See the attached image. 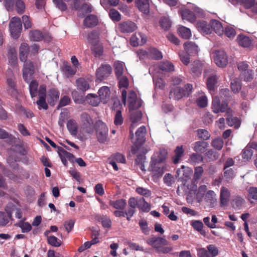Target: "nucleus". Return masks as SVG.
Wrapping results in <instances>:
<instances>
[{"label": "nucleus", "mask_w": 257, "mask_h": 257, "mask_svg": "<svg viewBox=\"0 0 257 257\" xmlns=\"http://www.w3.org/2000/svg\"><path fill=\"white\" fill-rule=\"evenodd\" d=\"M229 91L228 89H222L220 92V96H215L212 102V111L215 113L224 112L227 111L228 113L230 110L228 108V103L225 99L229 96Z\"/></svg>", "instance_id": "1"}, {"label": "nucleus", "mask_w": 257, "mask_h": 257, "mask_svg": "<svg viewBox=\"0 0 257 257\" xmlns=\"http://www.w3.org/2000/svg\"><path fill=\"white\" fill-rule=\"evenodd\" d=\"M147 242L159 253H167L173 250V247L163 237L152 236L147 240Z\"/></svg>", "instance_id": "2"}, {"label": "nucleus", "mask_w": 257, "mask_h": 257, "mask_svg": "<svg viewBox=\"0 0 257 257\" xmlns=\"http://www.w3.org/2000/svg\"><path fill=\"white\" fill-rule=\"evenodd\" d=\"M183 20H186L190 23H194L196 21V16L203 17L205 16L204 11L200 8L190 4L188 8H185L180 12Z\"/></svg>", "instance_id": "3"}, {"label": "nucleus", "mask_w": 257, "mask_h": 257, "mask_svg": "<svg viewBox=\"0 0 257 257\" xmlns=\"http://www.w3.org/2000/svg\"><path fill=\"white\" fill-rule=\"evenodd\" d=\"M185 51L180 54L181 61L185 65H188L190 61V56L197 55L199 51L198 46L193 42L188 41L184 43Z\"/></svg>", "instance_id": "4"}, {"label": "nucleus", "mask_w": 257, "mask_h": 257, "mask_svg": "<svg viewBox=\"0 0 257 257\" xmlns=\"http://www.w3.org/2000/svg\"><path fill=\"white\" fill-rule=\"evenodd\" d=\"M233 4L242 6L246 10L247 14L250 16L257 15V1L255 0H231Z\"/></svg>", "instance_id": "5"}, {"label": "nucleus", "mask_w": 257, "mask_h": 257, "mask_svg": "<svg viewBox=\"0 0 257 257\" xmlns=\"http://www.w3.org/2000/svg\"><path fill=\"white\" fill-rule=\"evenodd\" d=\"M95 128L98 141L104 143L108 136V128L106 124L100 120H97L95 124Z\"/></svg>", "instance_id": "6"}, {"label": "nucleus", "mask_w": 257, "mask_h": 257, "mask_svg": "<svg viewBox=\"0 0 257 257\" xmlns=\"http://www.w3.org/2000/svg\"><path fill=\"white\" fill-rule=\"evenodd\" d=\"M9 27L12 37L15 39L19 38L22 30L21 19L19 17H13L10 21Z\"/></svg>", "instance_id": "7"}, {"label": "nucleus", "mask_w": 257, "mask_h": 257, "mask_svg": "<svg viewBox=\"0 0 257 257\" xmlns=\"http://www.w3.org/2000/svg\"><path fill=\"white\" fill-rule=\"evenodd\" d=\"M80 122L82 128L86 133L92 134L94 130L93 121L90 115L86 112H83L80 115Z\"/></svg>", "instance_id": "8"}, {"label": "nucleus", "mask_w": 257, "mask_h": 257, "mask_svg": "<svg viewBox=\"0 0 257 257\" xmlns=\"http://www.w3.org/2000/svg\"><path fill=\"white\" fill-rule=\"evenodd\" d=\"M174 70V66L172 63L168 61H163L158 66L152 67L149 72H154L156 73L162 74L163 72H171Z\"/></svg>", "instance_id": "9"}, {"label": "nucleus", "mask_w": 257, "mask_h": 257, "mask_svg": "<svg viewBox=\"0 0 257 257\" xmlns=\"http://www.w3.org/2000/svg\"><path fill=\"white\" fill-rule=\"evenodd\" d=\"M23 62L24 64L22 69L23 78L26 82L29 83L33 77L35 73V67L33 63L31 61Z\"/></svg>", "instance_id": "10"}, {"label": "nucleus", "mask_w": 257, "mask_h": 257, "mask_svg": "<svg viewBox=\"0 0 257 257\" xmlns=\"http://www.w3.org/2000/svg\"><path fill=\"white\" fill-rule=\"evenodd\" d=\"M198 257H215L218 254V248L214 245L210 244L204 247L197 248Z\"/></svg>", "instance_id": "11"}, {"label": "nucleus", "mask_w": 257, "mask_h": 257, "mask_svg": "<svg viewBox=\"0 0 257 257\" xmlns=\"http://www.w3.org/2000/svg\"><path fill=\"white\" fill-rule=\"evenodd\" d=\"M166 168V166L165 164L150 163L148 170L152 172L153 180H156L162 176Z\"/></svg>", "instance_id": "12"}, {"label": "nucleus", "mask_w": 257, "mask_h": 257, "mask_svg": "<svg viewBox=\"0 0 257 257\" xmlns=\"http://www.w3.org/2000/svg\"><path fill=\"white\" fill-rule=\"evenodd\" d=\"M213 59L215 64L219 67L224 68L228 63L226 53L223 50H216L213 53Z\"/></svg>", "instance_id": "13"}, {"label": "nucleus", "mask_w": 257, "mask_h": 257, "mask_svg": "<svg viewBox=\"0 0 257 257\" xmlns=\"http://www.w3.org/2000/svg\"><path fill=\"white\" fill-rule=\"evenodd\" d=\"M39 99L36 101V104L38 106L39 109H44L47 110L48 108V105L46 101V86L45 84H42L39 88Z\"/></svg>", "instance_id": "14"}, {"label": "nucleus", "mask_w": 257, "mask_h": 257, "mask_svg": "<svg viewBox=\"0 0 257 257\" xmlns=\"http://www.w3.org/2000/svg\"><path fill=\"white\" fill-rule=\"evenodd\" d=\"M128 103L130 111H133L141 106L142 100L137 97L136 92L132 90L128 93Z\"/></svg>", "instance_id": "15"}, {"label": "nucleus", "mask_w": 257, "mask_h": 257, "mask_svg": "<svg viewBox=\"0 0 257 257\" xmlns=\"http://www.w3.org/2000/svg\"><path fill=\"white\" fill-rule=\"evenodd\" d=\"M122 102L120 103L117 98H113V110H116L114 123L116 125H121L123 122V117L121 115V109L122 107Z\"/></svg>", "instance_id": "16"}, {"label": "nucleus", "mask_w": 257, "mask_h": 257, "mask_svg": "<svg viewBox=\"0 0 257 257\" xmlns=\"http://www.w3.org/2000/svg\"><path fill=\"white\" fill-rule=\"evenodd\" d=\"M111 72V67L110 65L107 64L102 65L96 70L97 79L101 81L108 77Z\"/></svg>", "instance_id": "17"}, {"label": "nucleus", "mask_w": 257, "mask_h": 257, "mask_svg": "<svg viewBox=\"0 0 257 257\" xmlns=\"http://www.w3.org/2000/svg\"><path fill=\"white\" fill-rule=\"evenodd\" d=\"M118 79V86L120 89H124L121 92V101L125 105L126 99V91L125 90L128 86V80L126 77L120 76Z\"/></svg>", "instance_id": "18"}, {"label": "nucleus", "mask_w": 257, "mask_h": 257, "mask_svg": "<svg viewBox=\"0 0 257 257\" xmlns=\"http://www.w3.org/2000/svg\"><path fill=\"white\" fill-rule=\"evenodd\" d=\"M60 92L58 89L51 88L47 94V101L51 106H54L59 98Z\"/></svg>", "instance_id": "19"}, {"label": "nucleus", "mask_w": 257, "mask_h": 257, "mask_svg": "<svg viewBox=\"0 0 257 257\" xmlns=\"http://www.w3.org/2000/svg\"><path fill=\"white\" fill-rule=\"evenodd\" d=\"M204 200L209 207H214L217 204V195L213 191L209 190L204 196Z\"/></svg>", "instance_id": "20"}, {"label": "nucleus", "mask_w": 257, "mask_h": 257, "mask_svg": "<svg viewBox=\"0 0 257 257\" xmlns=\"http://www.w3.org/2000/svg\"><path fill=\"white\" fill-rule=\"evenodd\" d=\"M130 112V118L132 122L130 127V135L133 136L134 135V130L137 126L138 122L141 119L142 114L140 111H137L135 112L133 111Z\"/></svg>", "instance_id": "21"}, {"label": "nucleus", "mask_w": 257, "mask_h": 257, "mask_svg": "<svg viewBox=\"0 0 257 257\" xmlns=\"http://www.w3.org/2000/svg\"><path fill=\"white\" fill-rule=\"evenodd\" d=\"M131 43L133 46L142 45L147 41V37L141 33H135L131 38Z\"/></svg>", "instance_id": "22"}, {"label": "nucleus", "mask_w": 257, "mask_h": 257, "mask_svg": "<svg viewBox=\"0 0 257 257\" xmlns=\"http://www.w3.org/2000/svg\"><path fill=\"white\" fill-rule=\"evenodd\" d=\"M137 27L136 24L131 21L120 23L117 29L122 32L131 33L136 30Z\"/></svg>", "instance_id": "23"}, {"label": "nucleus", "mask_w": 257, "mask_h": 257, "mask_svg": "<svg viewBox=\"0 0 257 257\" xmlns=\"http://www.w3.org/2000/svg\"><path fill=\"white\" fill-rule=\"evenodd\" d=\"M167 153L166 150H161L160 152L154 153L152 157L150 163H155L156 164H164V161L166 160Z\"/></svg>", "instance_id": "24"}, {"label": "nucleus", "mask_w": 257, "mask_h": 257, "mask_svg": "<svg viewBox=\"0 0 257 257\" xmlns=\"http://www.w3.org/2000/svg\"><path fill=\"white\" fill-rule=\"evenodd\" d=\"M211 32L213 31L218 36H221L224 33V29L221 23L218 20H211L210 22Z\"/></svg>", "instance_id": "25"}, {"label": "nucleus", "mask_w": 257, "mask_h": 257, "mask_svg": "<svg viewBox=\"0 0 257 257\" xmlns=\"http://www.w3.org/2000/svg\"><path fill=\"white\" fill-rule=\"evenodd\" d=\"M186 95H189V91L185 92L184 90L180 87H176L170 93V98L175 100H179Z\"/></svg>", "instance_id": "26"}, {"label": "nucleus", "mask_w": 257, "mask_h": 257, "mask_svg": "<svg viewBox=\"0 0 257 257\" xmlns=\"http://www.w3.org/2000/svg\"><path fill=\"white\" fill-rule=\"evenodd\" d=\"M98 24V19L96 16L90 15L84 20L83 25L85 27L90 28L96 26Z\"/></svg>", "instance_id": "27"}, {"label": "nucleus", "mask_w": 257, "mask_h": 257, "mask_svg": "<svg viewBox=\"0 0 257 257\" xmlns=\"http://www.w3.org/2000/svg\"><path fill=\"white\" fill-rule=\"evenodd\" d=\"M230 198V192L229 190L224 187H222L220 190V203L221 206H226L229 202Z\"/></svg>", "instance_id": "28"}, {"label": "nucleus", "mask_w": 257, "mask_h": 257, "mask_svg": "<svg viewBox=\"0 0 257 257\" xmlns=\"http://www.w3.org/2000/svg\"><path fill=\"white\" fill-rule=\"evenodd\" d=\"M30 51V48L26 43H22L19 48V57L21 61H26Z\"/></svg>", "instance_id": "29"}, {"label": "nucleus", "mask_w": 257, "mask_h": 257, "mask_svg": "<svg viewBox=\"0 0 257 257\" xmlns=\"http://www.w3.org/2000/svg\"><path fill=\"white\" fill-rule=\"evenodd\" d=\"M110 90L108 87L103 86L98 90L99 96L104 103H106L110 96Z\"/></svg>", "instance_id": "30"}, {"label": "nucleus", "mask_w": 257, "mask_h": 257, "mask_svg": "<svg viewBox=\"0 0 257 257\" xmlns=\"http://www.w3.org/2000/svg\"><path fill=\"white\" fill-rule=\"evenodd\" d=\"M137 6L139 10L144 14H148L150 10L149 0H137Z\"/></svg>", "instance_id": "31"}, {"label": "nucleus", "mask_w": 257, "mask_h": 257, "mask_svg": "<svg viewBox=\"0 0 257 257\" xmlns=\"http://www.w3.org/2000/svg\"><path fill=\"white\" fill-rule=\"evenodd\" d=\"M8 58L9 63L12 66L15 67L17 64V53L16 49L10 48L8 51Z\"/></svg>", "instance_id": "32"}, {"label": "nucleus", "mask_w": 257, "mask_h": 257, "mask_svg": "<svg viewBox=\"0 0 257 257\" xmlns=\"http://www.w3.org/2000/svg\"><path fill=\"white\" fill-rule=\"evenodd\" d=\"M39 83L36 80H32L29 83V89L32 98L35 97L39 95Z\"/></svg>", "instance_id": "33"}, {"label": "nucleus", "mask_w": 257, "mask_h": 257, "mask_svg": "<svg viewBox=\"0 0 257 257\" xmlns=\"http://www.w3.org/2000/svg\"><path fill=\"white\" fill-rule=\"evenodd\" d=\"M197 29L204 33L209 34L211 33V29L210 28V23L208 24L204 21H198L196 24Z\"/></svg>", "instance_id": "34"}, {"label": "nucleus", "mask_w": 257, "mask_h": 257, "mask_svg": "<svg viewBox=\"0 0 257 257\" xmlns=\"http://www.w3.org/2000/svg\"><path fill=\"white\" fill-rule=\"evenodd\" d=\"M146 134V128L144 126L139 127L136 132L137 142L139 145H142L145 142V136Z\"/></svg>", "instance_id": "35"}, {"label": "nucleus", "mask_w": 257, "mask_h": 257, "mask_svg": "<svg viewBox=\"0 0 257 257\" xmlns=\"http://www.w3.org/2000/svg\"><path fill=\"white\" fill-rule=\"evenodd\" d=\"M76 85L79 90L85 92L90 88L88 81L83 78H79L76 81Z\"/></svg>", "instance_id": "36"}, {"label": "nucleus", "mask_w": 257, "mask_h": 257, "mask_svg": "<svg viewBox=\"0 0 257 257\" xmlns=\"http://www.w3.org/2000/svg\"><path fill=\"white\" fill-rule=\"evenodd\" d=\"M92 11V8L89 4L84 3L80 8L78 11L77 15L78 17L83 18L88 13H91Z\"/></svg>", "instance_id": "37"}, {"label": "nucleus", "mask_w": 257, "mask_h": 257, "mask_svg": "<svg viewBox=\"0 0 257 257\" xmlns=\"http://www.w3.org/2000/svg\"><path fill=\"white\" fill-rule=\"evenodd\" d=\"M208 144L204 141H198L193 144V150L198 153H204L208 147Z\"/></svg>", "instance_id": "38"}, {"label": "nucleus", "mask_w": 257, "mask_h": 257, "mask_svg": "<svg viewBox=\"0 0 257 257\" xmlns=\"http://www.w3.org/2000/svg\"><path fill=\"white\" fill-rule=\"evenodd\" d=\"M99 38V33L95 30L88 33L87 35L88 42L92 45L98 43Z\"/></svg>", "instance_id": "39"}, {"label": "nucleus", "mask_w": 257, "mask_h": 257, "mask_svg": "<svg viewBox=\"0 0 257 257\" xmlns=\"http://www.w3.org/2000/svg\"><path fill=\"white\" fill-rule=\"evenodd\" d=\"M178 33L182 38L188 39L191 36V30L184 26H179L178 28Z\"/></svg>", "instance_id": "40"}, {"label": "nucleus", "mask_w": 257, "mask_h": 257, "mask_svg": "<svg viewBox=\"0 0 257 257\" xmlns=\"http://www.w3.org/2000/svg\"><path fill=\"white\" fill-rule=\"evenodd\" d=\"M204 67L205 63L204 62L200 61H196L192 64L191 70L193 73L196 75H198L201 74L202 70Z\"/></svg>", "instance_id": "41"}, {"label": "nucleus", "mask_w": 257, "mask_h": 257, "mask_svg": "<svg viewBox=\"0 0 257 257\" xmlns=\"http://www.w3.org/2000/svg\"><path fill=\"white\" fill-rule=\"evenodd\" d=\"M150 73H152L153 75V80L155 83L156 87L160 89L163 88L165 85V83L164 80L162 78L160 77L161 74L156 73L154 72H151Z\"/></svg>", "instance_id": "42"}, {"label": "nucleus", "mask_w": 257, "mask_h": 257, "mask_svg": "<svg viewBox=\"0 0 257 257\" xmlns=\"http://www.w3.org/2000/svg\"><path fill=\"white\" fill-rule=\"evenodd\" d=\"M237 40L239 45L243 47H248L251 44L250 39L244 35H239Z\"/></svg>", "instance_id": "43"}, {"label": "nucleus", "mask_w": 257, "mask_h": 257, "mask_svg": "<svg viewBox=\"0 0 257 257\" xmlns=\"http://www.w3.org/2000/svg\"><path fill=\"white\" fill-rule=\"evenodd\" d=\"M100 97L96 94H89L86 96V100L87 102L92 106H96L98 105L100 103Z\"/></svg>", "instance_id": "44"}, {"label": "nucleus", "mask_w": 257, "mask_h": 257, "mask_svg": "<svg viewBox=\"0 0 257 257\" xmlns=\"http://www.w3.org/2000/svg\"><path fill=\"white\" fill-rule=\"evenodd\" d=\"M63 71L64 74L68 77L74 75L76 73V69L72 68L70 64L65 62L63 63Z\"/></svg>", "instance_id": "45"}, {"label": "nucleus", "mask_w": 257, "mask_h": 257, "mask_svg": "<svg viewBox=\"0 0 257 257\" xmlns=\"http://www.w3.org/2000/svg\"><path fill=\"white\" fill-rule=\"evenodd\" d=\"M67 127L70 133L73 135L75 136L77 133V124L76 122L74 119H70L68 121L67 123Z\"/></svg>", "instance_id": "46"}, {"label": "nucleus", "mask_w": 257, "mask_h": 257, "mask_svg": "<svg viewBox=\"0 0 257 257\" xmlns=\"http://www.w3.org/2000/svg\"><path fill=\"white\" fill-rule=\"evenodd\" d=\"M15 226L20 227L23 233H27L32 229L31 225L28 222H25L23 220H20L18 223L15 224Z\"/></svg>", "instance_id": "47"}, {"label": "nucleus", "mask_w": 257, "mask_h": 257, "mask_svg": "<svg viewBox=\"0 0 257 257\" xmlns=\"http://www.w3.org/2000/svg\"><path fill=\"white\" fill-rule=\"evenodd\" d=\"M29 37L30 40L33 41H40L44 38L42 33L39 30L31 31L30 32Z\"/></svg>", "instance_id": "48"}, {"label": "nucleus", "mask_w": 257, "mask_h": 257, "mask_svg": "<svg viewBox=\"0 0 257 257\" xmlns=\"http://www.w3.org/2000/svg\"><path fill=\"white\" fill-rule=\"evenodd\" d=\"M91 51L95 57H100L103 54V48L102 44L98 43L93 45Z\"/></svg>", "instance_id": "49"}, {"label": "nucleus", "mask_w": 257, "mask_h": 257, "mask_svg": "<svg viewBox=\"0 0 257 257\" xmlns=\"http://www.w3.org/2000/svg\"><path fill=\"white\" fill-rule=\"evenodd\" d=\"M149 58L159 60L162 58L163 56L162 53L157 49L152 48L148 50Z\"/></svg>", "instance_id": "50"}, {"label": "nucleus", "mask_w": 257, "mask_h": 257, "mask_svg": "<svg viewBox=\"0 0 257 257\" xmlns=\"http://www.w3.org/2000/svg\"><path fill=\"white\" fill-rule=\"evenodd\" d=\"M100 2L101 6L105 10L109 11V16L112 20V0H102Z\"/></svg>", "instance_id": "51"}, {"label": "nucleus", "mask_w": 257, "mask_h": 257, "mask_svg": "<svg viewBox=\"0 0 257 257\" xmlns=\"http://www.w3.org/2000/svg\"><path fill=\"white\" fill-rule=\"evenodd\" d=\"M217 77L215 75H212L209 76L206 82L207 87L208 89L211 91H213L217 82Z\"/></svg>", "instance_id": "52"}, {"label": "nucleus", "mask_w": 257, "mask_h": 257, "mask_svg": "<svg viewBox=\"0 0 257 257\" xmlns=\"http://www.w3.org/2000/svg\"><path fill=\"white\" fill-rule=\"evenodd\" d=\"M226 119L227 124L229 126H233L235 128H237L239 127L240 121L238 118L233 117L231 115H228Z\"/></svg>", "instance_id": "53"}, {"label": "nucleus", "mask_w": 257, "mask_h": 257, "mask_svg": "<svg viewBox=\"0 0 257 257\" xmlns=\"http://www.w3.org/2000/svg\"><path fill=\"white\" fill-rule=\"evenodd\" d=\"M207 187L205 185H201L196 194V197L197 201L200 202L202 201L203 197L205 196V193L207 191Z\"/></svg>", "instance_id": "54"}, {"label": "nucleus", "mask_w": 257, "mask_h": 257, "mask_svg": "<svg viewBox=\"0 0 257 257\" xmlns=\"http://www.w3.org/2000/svg\"><path fill=\"white\" fill-rule=\"evenodd\" d=\"M97 220L101 222L103 227L109 228L111 225V221L110 219L105 215L99 216L97 217Z\"/></svg>", "instance_id": "55"}, {"label": "nucleus", "mask_w": 257, "mask_h": 257, "mask_svg": "<svg viewBox=\"0 0 257 257\" xmlns=\"http://www.w3.org/2000/svg\"><path fill=\"white\" fill-rule=\"evenodd\" d=\"M184 153V150L182 146H177L175 150V156L173 157V161L174 164H177Z\"/></svg>", "instance_id": "56"}, {"label": "nucleus", "mask_w": 257, "mask_h": 257, "mask_svg": "<svg viewBox=\"0 0 257 257\" xmlns=\"http://www.w3.org/2000/svg\"><path fill=\"white\" fill-rule=\"evenodd\" d=\"M13 218L9 217L5 212L0 211V226H5L9 222L10 220H13Z\"/></svg>", "instance_id": "57"}, {"label": "nucleus", "mask_w": 257, "mask_h": 257, "mask_svg": "<svg viewBox=\"0 0 257 257\" xmlns=\"http://www.w3.org/2000/svg\"><path fill=\"white\" fill-rule=\"evenodd\" d=\"M47 242L50 245L54 247H59L61 245V241L54 235L48 237Z\"/></svg>", "instance_id": "58"}, {"label": "nucleus", "mask_w": 257, "mask_h": 257, "mask_svg": "<svg viewBox=\"0 0 257 257\" xmlns=\"http://www.w3.org/2000/svg\"><path fill=\"white\" fill-rule=\"evenodd\" d=\"M144 212H149L151 209V205L144 198L139 199V207Z\"/></svg>", "instance_id": "59"}, {"label": "nucleus", "mask_w": 257, "mask_h": 257, "mask_svg": "<svg viewBox=\"0 0 257 257\" xmlns=\"http://www.w3.org/2000/svg\"><path fill=\"white\" fill-rule=\"evenodd\" d=\"M55 6L62 12L66 11L67 10V6L64 2V0H52Z\"/></svg>", "instance_id": "60"}, {"label": "nucleus", "mask_w": 257, "mask_h": 257, "mask_svg": "<svg viewBox=\"0 0 257 257\" xmlns=\"http://www.w3.org/2000/svg\"><path fill=\"white\" fill-rule=\"evenodd\" d=\"M244 199L239 196H235L232 201V204L235 208H240L244 203Z\"/></svg>", "instance_id": "61"}, {"label": "nucleus", "mask_w": 257, "mask_h": 257, "mask_svg": "<svg viewBox=\"0 0 257 257\" xmlns=\"http://www.w3.org/2000/svg\"><path fill=\"white\" fill-rule=\"evenodd\" d=\"M17 12L19 15L23 14L25 11V4L22 0H17L15 3Z\"/></svg>", "instance_id": "62"}, {"label": "nucleus", "mask_w": 257, "mask_h": 257, "mask_svg": "<svg viewBox=\"0 0 257 257\" xmlns=\"http://www.w3.org/2000/svg\"><path fill=\"white\" fill-rule=\"evenodd\" d=\"M58 153L59 156L64 155L66 158L68 159L70 162H73L74 156L72 154L65 150L63 148H58Z\"/></svg>", "instance_id": "63"}, {"label": "nucleus", "mask_w": 257, "mask_h": 257, "mask_svg": "<svg viewBox=\"0 0 257 257\" xmlns=\"http://www.w3.org/2000/svg\"><path fill=\"white\" fill-rule=\"evenodd\" d=\"M124 63L121 62H115L114 63L115 75L117 78L121 76L123 71Z\"/></svg>", "instance_id": "64"}]
</instances>
